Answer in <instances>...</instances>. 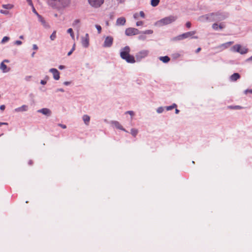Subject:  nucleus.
<instances>
[{
	"label": "nucleus",
	"mask_w": 252,
	"mask_h": 252,
	"mask_svg": "<svg viewBox=\"0 0 252 252\" xmlns=\"http://www.w3.org/2000/svg\"><path fill=\"white\" fill-rule=\"evenodd\" d=\"M81 43L82 45L86 48L89 45V35L88 33H86L84 36L81 38Z\"/></svg>",
	"instance_id": "nucleus-9"
},
{
	"label": "nucleus",
	"mask_w": 252,
	"mask_h": 252,
	"mask_svg": "<svg viewBox=\"0 0 252 252\" xmlns=\"http://www.w3.org/2000/svg\"><path fill=\"white\" fill-rule=\"evenodd\" d=\"M138 133V130L136 129L132 128L131 130V134L134 136H135Z\"/></svg>",
	"instance_id": "nucleus-27"
},
{
	"label": "nucleus",
	"mask_w": 252,
	"mask_h": 252,
	"mask_svg": "<svg viewBox=\"0 0 252 252\" xmlns=\"http://www.w3.org/2000/svg\"><path fill=\"white\" fill-rule=\"evenodd\" d=\"M106 24L107 26H108L109 25V22L108 21H107L106 22Z\"/></svg>",
	"instance_id": "nucleus-59"
},
{
	"label": "nucleus",
	"mask_w": 252,
	"mask_h": 252,
	"mask_svg": "<svg viewBox=\"0 0 252 252\" xmlns=\"http://www.w3.org/2000/svg\"><path fill=\"white\" fill-rule=\"evenodd\" d=\"M27 1L30 5H31L32 7H33V5L32 0H27Z\"/></svg>",
	"instance_id": "nucleus-38"
},
{
	"label": "nucleus",
	"mask_w": 252,
	"mask_h": 252,
	"mask_svg": "<svg viewBox=\"0 0 252 252\" xmlns=\"http://www.w3.org/2000/svg\"><path fill=\"white\" fill-rule=\"evenodd\" d=\"M59 126H60L61 127H62L63 129H65L66 128V126L64 125L59 124Z\"/></svg>",
	"instance_id": "nucleus-44"
},
{
	"label": "nucleus",
	"mask_w": 252,
	"mask_h": 252,
	"mask_svg": "<svg viewBox=\"0 0 252 252\" xmlns=\"http://www.w3.org/2000/svg\"><path fill=\"white\" fill-rule=\"evenodd\" d=\"M145 34H151L153 33V31L152 30H147L144 32Z\"/></svg>",
	"instance_id": "nucleus-34"
},
{
	"label": "nucleus",
	"mask_w": 252,
	"mask_h": 252,
	"mask_svg": "<svg viewBox=\"0 0 252 252\" xmlns=\"http://www.w3.org/2000/svg\"><path fill=\"white\" fill-rule=\"evenodd\" d=\"M20 38L21 39H23V35H21V36H20Z\"/></svg>",
	"instance_id": "nucleus-61"
},
{
	"label": "nucleus",
	"mask_w": 252,
	"mask_h": 252,
	"mask_svg": "<svg viewBox=\"0 0 252 252\" xmlns=\"http://www.w3.org/2000/svg\"><path fill=\"white\" fill-rule=\"evenodd\" d=\"M179 112V110L178 109H175V113H176V114H178Z\"/></svg>",
	"instance_id": "nucleus-54"
},
{
	"label": "nucleus",
	"mask_w": 252,
	"mask_h": 252,
	"mask_svg": "<svg viewBox=\"0 0 252 252\" xmlns=\"http://www.w3.org/2000/svg\"><path fill=\"white\" fill-rule=\"evenodd\" d=\"M59 68L60 69H62L64 68V66L63 65H61L59 66Z\"/></svg>",
	"instance_id": "nucleus-52"
},
{
	"label": "nucleus",
	"mask_w": 252,
	"mask_h": 252,
	"mask_svg": "<svg viewBox=\"0 0 252 252\" xmlns=\"http://www.w3.org/2000/svg\"><path fill=\"white\" fill-rule=\"evenodd\" d=\"M64 84H65V85H67V84H68V82H64Z\"/></svg>",
	"instance_id": "nucleus-63"
},
{
	"label": "nucleus",
	"mask_w": 252,
	"mask_h": 252,
	"mask_svg": "<svg viewBox=\"0 0 252 252\" xmlns=\"http://www.w3.org/2000/svg\"><path fill=\"white\" fill-rule=\"evenodd\" d=\"M149 51L148 50H143L138 52L135 56L136 60L140 61L143 58H146L149 55Z\"/></svg>",
	"instance_id": "nucleus-5"
},
{
	"label": "nucleus",
	"mask_w": 252,
	"mask_h": 252,
	"mask_svg": "<svg viewBox=\"0 0 252 252\" xmlns=\"http://www.w3.org/2000/svg\"><path fill=\"white\" fill-rule=\"evenodd\" d=\"M48 4H49L50 5L52 6V7H54V5H53V4L52 2H48Z\"/></svg>",
	"instance_id": "nucleus-55"
},
{
	"label": "nucleus",
	"mask_w": 252,
	"mask_h": 252,
	"mask_svg": "<svg viewBox=\"0 0 252 252\" xmlns=\"http://www.w3.org/2000/svg\"><path fill=\"white\" fill-rule=\"evenodd\" d=\"M123 59L126 60L128 63H133L135 62L134 57L130 55H128V56H126L124 58H123Z\"/></svg>",
	"instance_id": "nucleus-14"
},
{
	"label": "nucleus",
	"mask_w": 252,
	"mask_h": 252,
	"mask_svg": "<svg viewBox=\"0 0 252 252\" xmlns=\"http://www.w3.org/2000/svg\"><path fill=\"white\" fill-rule=\"evenodd\" d=\"M126 20L124 17H120L117 19L116 21V25L117 26H124L125 25Z\"/></svg>",
	"instance_id": "nucleus-12"
},
{
	"label": "nucleus",
	"mask_w": 252,
	"mask_h": 252,
	"mask_svg": "<svg viewBox=\"0 0 252 252\" xmlns=\"http://www.w3.org/2000/svg\"><path fill=\"white\" fill-rule=\"evenodd\" d=\"M37 49H38V47H37V46L36 45H35V44H34V45H33V49H34V50H37Z\"/></svg>",
	"instance_id": "nucleus-48"
},
{
	"label": "nucleus",
	"mask_w": 252,
	"mask_h": 252,
	"mask_svg": "<svg viewBox=\"0 0 252 252\" xmlns=\"http://www.w3.org/2000/svg\"><path fill=\"white\" fill-rule=\"evenodd\" d=\"M139 14H140V16L142 17V18H144L145 17V14L144 13L143 11H141L139 13Z\"/></svg>",
	"instance_id": "nucleus-39"
},
{
	"label": "nucleus",
	"mask_w": 252,
	"mask_h": 252,
	"mask_svg": "<svg viewBox=\"0 0 252 252\" xmlns=\"http://www.w3.org/2000/svg\"><path fill=\"white\" fill-rule=\"evenodd\" d=\"M73 52V51L71 49L67 54V55L68 56H70L71 55V54L72 53V52Z\"/></svg>",
	"instance_id": "nucleus-51"
},
{
	"label": "nucleus",
	"mask_w": 252,
	"mask_h": 252,
	"mask_svg": "<svg viewBox=\"0 0 252 252\" xmlns=\"http://www.w3.org/2000/svg\"><path fill=\"white\" fill-rule=\"evenodd\" d=\"M233 52L239 53L241 54H245L248 52V49L242 47L240 44H236L232 47Z\"/></svg>",
	"instance_id": "nucleus-3"
},
{
	"label": "nucleus",
	"mask_w": 252,
	"mask_h": 252,
	"mask_svg": "<svg viewBox=\"0 0 252 252\" xmlns=\"http://www.w3.org/2000/svg\"><path fill=\"white\" fill-rule=\"evenodd\" d=\"M38 112L41 113L43 115L49 116L51 114V111L48 108H42L38 110Z\"/></svg>",
	"instance_id": "nucleus-15"
},
{
	"label": "nucleus",
	"mask_w": 252,
	"mask_h": 252,
	"mask_svg": "<svg viewBox=\"0 0 252 252\" xmlns=\"http://www.w3.org/2000/svg\"><path fill=\"white\" fill-rule=\"evenodd\" d=\"M95 27H96V29L98 31V33H100L101 32V26H99V25H95Z\"/></svg>",
	"instance_id": "nucleus-31"
},
{
	"label": "nucleus",
	"mask_w": 252,
	"mask_h": 252,
	"mask_svg": "<svg viewBox=\"0 0 252 252\" xmlns=\"http://www.w3.org/2000/svg\"><path fill=\"white\" fill-rule=\"evenodd\" d=\"M0 13L4 15H7L8 14V11L7 10L1 9L0 10Z\"/></svg>",
	"instance_id": "nucleus-33"
},
{
	"label": "nucleus",
	"mask_w": 252,
	"mask_h": 252,
	"mask_svg": "<svg viewBox=\"0 0 252 252\" xmlns=\"http://www.w3.org/2000/svg\"><path fill=\"white\" fill-rule=\"evenodd\" d=\"M177 18L176 16H169L157 21L156 25L158 26H163L168 25L175 21Z\"/></svg>",
	"instance_id": "nucleus-2"
},
{
	"label": "nucleus",
	"mask_w": 252,
	"mask_h": 252,
	"mask_svg": "<svg viewBox=\"0 0 252 252\" xmlns=\"http://www.w3.org/2000/svg\"><path fill=\"white\" fill-rule=\"evenodd\" d=\"M104 0H88L89 3L93 7L98 8L104 3Z\"/></svg>",
	"instance_id": "nucleus-7"
},
{
	"label": "nucleus",
	"mask_w": 252,
	"mask_h": 252,
	"mask_svg": "<svg viewBox=\"0 0 252 252\" xmlns=\"http://www.w3.org/2000/svg\"><path fill=\"white\" fill-rule=\"evenodd\" d=\"M9 40V37H8V36H4L3 37L1 41V43H5L6 42L8 41V40Z\"/></svg>",
	"instance_id": "nucleus-28"
},
{
	"label": "nucleus",
	"mask_w": 252,
	"mask_h": 252,
	"mask_svg": "<svg viewBox=\"0 0 252 252\" xmlns=\"http://www.w3.org/2000/svg\"><path fill=\"white\" fill-rule=\"evenodd\" d=\"M0 69L3 72H7L9 71V69H7V65H5L3 62H2L0 65Z\"/></svg>",
	"instance_id": "nucleus-20"
},
{
	"label": "nucleus",
	"mask_w": 252,
	"mask_h": 252,
	"mask_svg": "<svg viewBox=\"0 0 252 252\" xmlns=\"http://www.w3.org/2000/svg\"><path fill=\"white\" fill-rule=\"evenodd\" d=\"M34 53H34V52H33V53L32 54V57L34 56Z\"/></svg>",
	"instance_id": "nucleus-64"
},
{
	"label": "nucleus",
	"mask_w": 252,
	"mask_h": 252,
	"mask_svg": "<svg viewBox=\"0 0 252 252\" xmlns=\"http://www.w3.org/2000/svg\"><path fill=\"white\" fill-rule=\"evenodd\" d=\"M75 44H74L73 45V47H72V49H71L73 51H74V50H75Z\"/></svg>",
	"instance_id": "nucleus-57"
},
{
	"label": "nucleus",
	"mask_w": 252,
	"mask_h": 252,
	"mask_svg": "<svg viewBox=\"0 0 252 252\" xmlns=\"http://www.w3.org/2000/svg\"><path fill=\"white\" fill-rule=\"evenodd\" d=\"M5 105H2L0 106V109L2 111L5 109Z\"/></svg>",
	"instance_id": "nucleus-46"
},
{
	"label": "nucleus",
	"mask_w": 252,
	"mask_h": 252,
	"mask_svg": "<svg viewBox=\"0 0 252 252\" xmlns=\"http://www.w3.org/2000/svg\"><path fill=\"white\" fill-rule=\"evenodd\" d=\"M196 33L195 31H190L189 32L182 34H180L176 37L174 38V40H181L185 38H187L189 37L192 36L194 35Z\"/></svg>",
	"instance_id": "nucleus-4"
},
{
	"label": "nucleus",
	"mask_w": 252,
	"mask_h": 252,
	"mask_svg": "<svg viewBox=\"0 0 252 252\" xmlns=\"http://www.w3.org/2000/svg\"><path fill=\"white\" fill-rule=\"evenodd\" d=\"M186 27L188 28H190V27H191V23L190 22H188L186 23Z\"/></svg>",
	"instance_id": "nucleus-37"
},
{
	"label": "nucleus",
	"mask_w": 252,
	"mask_h": 252,
	"mask_svg": "<svg viewBox=\"0 0 252 252\" xmlns=\"http://www.w3.org/2000/svg\"><path fill=\"white\" fill-rule=\"evenodd\" d=\"M40 83L42 85H45L46 84V81L44 80H41Z\"/></svg>",
	"instance_id": "nucleus-49"
},
{
	"label": "nucleus",
	"mask_w": 252,
	"mask_h": 252,
	"mask_svg": "<svg viewBox=\"0 0 252 252\" xmlns=\"http://www.w3.org/2000/svg\"><path fill=\"white\" fill-rule=\"evenodd\" d=\"M2 7L6 9H11L14 7V5L12 4H2Z\"/></svg>",
	"instance_id": "nucleus-23"
},
{
	"label": "nucleus",
	"mask_w": 252,
	"mask_h": 252,
	"mask_svg": "<svg viewBox=\"0 0 252 252\" xmlns=\"http://www.w3.org/2000/svg\"><path fill=\"white\" fill-rule=\"evenodd\" d=\"M58 91L64 92V90L63 89H60L58 90Z\"/></svg>",
	"instance_id": "nucleus-56"
},
{
	"label": "nucleus",
	"mask_w": 252,
	"mask_h": 252,
	"mask_svg": "<svg viewBox=\"0 0 252 252\" xmlns=\"http://www.w3.org/2000/svg\"><path fill=\"white\" fill-rule=\"evenodd\" d=\"M111 124L113 126H114L116 128L122 130L123 131H126L125 129L123 128L122 126L118 121H112L111 122Z\"/></svg>",
	"instance_id": "nucleus-13"
},
{
	"label": "nucleus",
	"mask_w": 252,
	"mask_h": 252,
	"mask_svg": "<svg viewBox=\"0 0 252 252\" xmlns=\"http://www.w3.org/2000/svg\"><path fill=\"white\" fill-rule=\"evenodd\" d=\"M80 22V20L76 19V20H74V21L73 22V23L72 24V25H73V26H75L79 24Z\"/></svg>",
	"instance_id": "nucleus-30"
},
{
	"label": "nucleus",
	"mask_w": 252,
	"mask_h": 252,
	"mask_svg": "<svg viewBox=\"0 0 252 252\" xmlns=\"http://www.w3.org/2000/svg\"><path fill=\"white\" fill-rule=\"evenodd\" d=\"M139 39L140 40H144L146 39V36L144 35H141L139 36Z\"/></svg>",
	"instance_id": "nucleus-41"
},
{
	"label": "nucleus",
	"mask_w": 252,
	"mask_h": 252,
	"mask_svg": "<svg viewBox=\"0 0 252 252\" xmlns=\"http://www.w3.org/2000/svg\"><path fill=\"white\" fill-rule=\"evenodd\" d=\"M233 108L240 109L242 108V107H241L240 106L237 105V106H235L233 107Z\"/></svg>",
	"instance_id": "nucleus-43"
},
{
	"label": "nucleus",
	"mask_w": 252,
	"mask_h": 252,
	"mask_svg": "<svg viewBox=\"0 0 252 252\" xmlns=\"http://www.w3.org/2000/svg\"><path fill=\"white\" fill-rule=\"evenodd\" d=\"M248 61H252V56L248 59Z\"/></svg>",
	"instance_id": "nucleus-58"
},
{
	"label": "nucleus",
	"mask_w": 252,
	"mask_h": 252,
	"mask_svg": "<svg viewBox=\"0 0 252 252\" xmlns=\"http://www.w3.org/2000/svg\"><path fill=\"white\" fill-rule=\"evenodd\" d=\"M29 165H32V161L31 160H30L28 162Z\"/></svg>",
	"instance_id": "nucleus-53"
},
{
	"label": "nucleus",
	"mask_w": 252,
	"mask_h": 252,
	"mask_svg": "<svg viewBox=\"0 0 252 252\" xmlns=\"http://www.w3.org/2000/svg\"><path fill=\"white\" fill-rule=\"evenodd\" d=\"M8 62H9V61H8V60H4L3 62V63H4V62H7V63H8Z\"/></svg>",
	"instance_id": "nucleus-60"
},
{
	"label": "nucleus",
	"mask_w": 252,
	"mask_h": 252,
	"mask_svg": "<svg viewBox=\"0 0 252 252\" xmlns=\"http://www.w3.org/2000/svg\"><path fill=\"white\" fill-rule=\"evenodd\" d=\"M113 38L111 36H107L104 42L103 46L104 47H110L112 45Z\"/></svg>",
	"instance_id": "nucleus-10"
},
{
	"label": "nucleus",
	"mask_w": 252,
	"mask_h": 252,
	"mask_svg": "<svg viewBox=\"0 0 252 252\" xmlns=\"http://www.w3.org/2000/svg\"><path fill=\"white\" fill-rule=\"evenodd\" d=\"M163 108L162 107H158V109H157V112L158 113H162L163 111Z\"/></svg>",
	"instance_id": "nucleus-32"
},
{
	"label": "nucleus",
	"mask_w": 252,
	"mask_h": 252,
	"mask_svg": "<svg viewBox=\"0 0 252 252\" xmlns=\"http://www.w3.org/2000/svg\"><path fill=\"white\" fill-rule=\"evenodd\" d=\"M32 7V11L35 14H36V15L37 16V14H38V13L36 12L35 9L34 8V6H33Z\"/></svg>",
	"instance_id": "nucleus-45"
},
{
	"label": "nucleus",
	"mask_w": 252,
	"mask_h": 252,
	"mask_svg": "<svg viewBox=\"0 0 252 252\" xmlns=\"http://www.w3.org/2000/svg\"><path fill=\"white\" fill-rule=\"evenodd\" d=\"M142 25H143V22L142 21H138L136 23V26H141Z\"/></svg>",
	"instance_id": "nucleus-40"
},
{
	"label": "nucleus",
	"mask_w": 252,
	"mask_h": 252,
	"mask_svg": "<svg viewBox=\"0 0 252 252\" xmlns=\"http://www.w3.org/2000/svg\"><path fill=\"white\" fill-rule=\"evenodd\" d=\"M8 124L7 123H1L0 122V126L2 125H7Z\"/></svg>",
	"instance_id": "nucleus-50"
},
{
	"label": "nucleus",
	"mask_w": 252,
	"mask_h": 252,
	"mask_svg": "<svg viewBox=\"0 0 252 252\" xmlns=\"http://www.w3.org/2000/svg\"><path fill=\"white\" fill-rule=\"evenodd\" d=\"M159 2V0H151V4L153 6L155 7L158 4Z\"/></svg>",
	"instance_id": "nucleus-24"
},
{
	"label": "nucleus",
	"mask_w": 252,
	"mask_h": 252,
	"mask_svg": "<svg viewBox=\"0 0 252 252\" xmlns=\"http://www.w3.org/2000/svg\"><path fill=\"white\" fill-rule=\"evenodd\" d=\"M240 78V75L238 73H234L230 76V79L232 81H236Z\"/></svg>",
	"instance_id": "nucleus-17"
},
{
	"label": "nucleus",
	"mask_w": 252,
	"mask_h": 252,
	"mask_svg": "<svg viewBox=\"0 0 252 252\" xmlns=\"http://www.w3.org/2000/svg\"><path fill=\"white\" fill-rule=\"evenodd\" d=\"M126 113V114L128 113V114H130L131 116H133L134 115V113L132 111H127Z\"/></svg>",
	"instance_id": "nucleus-42"
},
{
	"label": "nucleus",
	"mask_w": 252,
	"mask_h": 252,
	"mask_svg": "<svg viewBox=\"0 0 252 252\" xmlns=\"http://www.w3.org/2000/svg\"><path fill=\"white\" fill-rule=\"evenodd\" d=\"M67 32L70 33V35L72 38L74 37L73 32L71 28H69L67 30Z\"/></svg>",
	"instance_id": "nucleus-29"
},
{
	"label": "nucleus",
	"mask_w": 252,
	"mask_h": 252,
	"mask_svg": "<svg viewBox=\"0 0 252 252\" xmlns=\"http://www.w3.org/2000/svg\"><path fill=\"white\" fill-rule=\"evenodd\" d=\"M22 41H21L20 40H16L15 42V44L17 45H20L22 44Z\"/></svg>",
	"instance_id": "nucleus-36"
},
{
	"label": "nucleus",
	"mask_w": 252,
	"mask_h": 252,
	"mask_svg": "<svg viewBox=\"0 0 252 252\" xmlns=\"http://www.w3.org/2000/svg\"><path fill=\"white\" fill-rule=\"evenodd\" d=\"M56 38V31H54L52 34L50 36V39L51 40H54Z\"/></svg>",
	"instance_id": "nucleus-26"
},
{
	"label": "nucleus",
	"mask_w": 252,
	"mask_h": 252,
	"mask_svg": "<svg viewBox=\"0 0 252 252\" xmlns=\"http://www.w3.org/2000/svg\"><path fill=\"white\" fill-rule=\"evenodd\" d=\"M160 61L164 63H167L170 61V58L168 56H164L159 57Z\"/></svg>",
	"instance_id": "nucleus-22"
},
{
	"label": "nucleus",
	"mask_w": 252,
	"mask_h": 252,
	"mask_svg": "<svg viewBox=\"0 0 252 252\" xmlns=\"http://www.w3.org/2000/svg\"><path fill=\"white\" fill-rule=\"evenodd\" d=\"M37 17L38 18L39 21L41 23L42 25L45 27H48V25L46 23L45 20L44 19V18L39 14H37Z\"/></svg>",
	"instance_id": "nucleus-19"
},
{
	"label": "nucleus",
	"mask_w": 252,
	"mask_h": 252,
	"mask_svg": "<svg viewBox=\"0 0 252 252\" xmlns=\"http://www.w3.org/2000/svg\"><path fill=\"white\" fill-rule=\"evenodd\" d=\"M83 120L84 123L86 125H87V126L89 125V122L90 121V117L89 116H88L87 115H84L83 116Z\"/></svg>",
	"instance_id": "nucleus-21"
},
{
	"label": "nucleus",
	"mask_w": 252,
	"mask_h": 252,
	"mask_svg": "<svg viewBox=\"0 0 252 252\" xmlns=\"http://www.w3.org/2000/svg\"><path fill=\"white\" fill-rule=\"evenodd\" d=\"M225 27V25L223 23H220L219 25L217 23H214L212 25V28L215 30H218V29H222Z\"/></svg>",
	"instance_id": "nucleus-16"
},
{
	"label": "nucleus",
	"mask_w": 252,
	"mask_h": 252,
	"mask_svg": "<svg viewBox=\"0 0 252 252\" xmlns=\"http://www.w3.org/2000/svg\"><path fill=\"white\" fill-rule=\"evenodd\" d=\"M28 106L26 105H23L21 107L17 108L15 109V111L16 112H22V111H26L28 110Z\"/></svg>",
	"instance_id": "nucleus-18"
},
{
	"label": "nucleus",
	"mask_w": 252,
	"mask_h": 252,
	"mask_svg": "<svg viewBox=\"0 0 252 252\" xmlns=\"http://www.w3.org/2000/svg\"><path fill=\"white\" fill-rule=\"evenodd\" d=\"M130 49L129 46H126L122 49L120 53V56L123 59L129 55Z\"/></svg>",
	"instance_id": "nucleus-8"
},
{
	"label": "nucleus",
	"mask_w": 252,
	"mask_h": 252,
	"mask_svg": "<svg viewBox=\"0 0 252 252\" xmlns=\"http://www.w3.org/2000/svg\"><path fill=\"white\" fill-rule=\"evenodd\" d=\"M233 43V41H230V42H228L225 44H223V45L225 46V47H226V45H230L231 44H232Z\"/></svg>",
	"instance_id": "nucleus-35"
},
{
	"label": "nucleus",
	"mask_w": 252,
	"mask_h": 252,
	"mask_svg": "<svg viewBox=\"0 0 252 252\" xmlns=\"http://www.w3.org/2000/svg\"><path fill=\"white\" fill-rule=\"evenodd\" d=\"M227 15L222 12L212 13L207 15V19L210 21H220L224 20Z\"/></svg>",
	"instance_id": "nucleus-1"
},
{
	"label": "nucleus",
	"mask_w": 252,
	"mask_h": 252,
	"mask_svg": "<svg viewBox=\"0 0 252 252\" xmlns=\"http://www.w3.org/2000/svg\"><path fill=\"white\" fill-rule=\"evenodd\" d=\"M50 72L53 74V77L56 80H58L60 79V72L57 69L51 68L50 69Z\"/></svg>",
	"instance_id": "nucleus-11"
},
{
	"label": "nucleus",
	"mask_w": 252,
	"mask_h": 252,
	"mask_svg": "<svg viewBox=\"0 0 252 252\" xmlns=\"http://www.w3.org/2000/svg\"><path fill=\"white\" fill-rule=\"evenodd\" d=\"M140 33L139 31L134 28H127L125 31V34L127 36H132L138 34Z\"/></svg>",
	"instance_id": "nucleus-6"
},
{
	"label": "nucleus",
	"mask_w": 252,
	"mask_h": 252,
	"mask_svg": "<svg viewBox=\"0 0 252 252\" xmlns=\"http://www.w3.org/2000/svg\"><path fill=\"white\" fill-rule=\"evenodd\" d=\"M192 38H198V37L197 36H193Z\"/></svg>",
	"instance_id": "nucleus-62"
},
{
	"label": "nucleus",
	"mask_w": 252,
	"mask_h": 252,
	"mask_svg": "<svg viewBox=\"0 0 252 252\" xmlns=\"http://www.w3.org/2000/svg\"><path fill=\"white\" fill-rule=\"evenodd\" d=\"M201 48L200 47H199V48H198L196 49V50L195 52H196V53H199V52L201 51Z\"/></svg>",
	"instance_id": "nucleus-47"
},
{
	"label": "nucleus",
	"mask_w": 252,
	"mask_h": 252,
	"mask_svg": "<svg viewBox=\"0 0 252 252\" xmlns=\"http://www.w3.org/2000/svg\"><path fill=\"white\" fill-rule=\"evenodd\" d=\"M177 105L175 104V103H173L172 105L171 106H167L166 107V109L167 111H169V110H171L172 109H173V108H176L177 107Z\"/></svg>",
	"instance_id": "nucleus-25"
}]
</instances>
